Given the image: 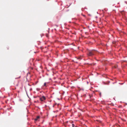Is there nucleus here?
I'll return each mask as SVG.
<instances>
[{
	"label": "nucleus",
	"instance_id": "obj_3",
	"mask_svg": "<svg viewBox=\"0 0 127 127\" xmlns=\"http://www.w3.org/2000/svg\"><path fill=\"white\" fill-rule=\"evenodd\" d=\"M48 84V83H45L44 84V86L45 87H47V84Z\"/></svg>",
	"mask_w": 127,
	"mask_h": 127
},
{
	"label": "nucleus",
	"instance_id": "obj_8",
	"mask_svg": "<svg viewBox=\"0 0 127 127\" xmlns=\"http://www.w3.org/2000/svg\"><path fill=\"white\" fill-rule=\"evenodd\" d=\"M20 77H21V76H19V77H17V78H16V79H18V78H20Z\"/></svg>",
	"mask_w": 127,
	"mask_h": 127
},
{
	"label": "nucleus",
	"instance_id": "obj_9",
	"mask_svg": "<svg viewBox=\"0 0 127 127\" xmlns=\"http://www.w3.org/2000/svg\"><path fill=\"white\" fill-rule=\"evenodd\" d=\"M46 36L47 37H48V36L47 34V35Z\"/></svg>",
	"mask_w": 127,
	"mask_h": 127
},
{
	"label": "nucleus",
	"instance_id": "obj_11",
	"mask_svg": "<svg viewBox=\"0 0 127 127\" xmlns=\"http://www.w3.org/2000/svg\"><path fill=\"white\" fill-rule=\"evenodd\" d=\"M76 62V63H77V62Z\"/></svg>",
	"mask_w": 127,
	"mask_h": 127
},
{
	"label": "nucleus",
	"instance_id": "obj_5",
	"mask_svg": "<svg viewBox=\"0 0 127 127\" xmlns=\"http://www.w3.org/2000/svg\"><path fill=\"white\" fill-rule=\"evenodd\" d=\"M77 59L81 60V59H82V58H81V57H78V58H77Z\"/></svg>",
	"mask_w": 127,
	"mask_h": 127
},
{
	"label": "nucleus",
	"instance_id": "obj_2",
	"mask_svg": "<svg viewBox=\"0 0 127 127\" xmlns=\"http://www.w3.org/2000/svg\"><path fill=\"white\" fill-rule=\"evenodd\" d=\"M46 98L44 96H43L41 97L40 98V100L41 101H44V100L46 99Z\"/></svg>",
	"mask_w": 127,
	"mask_h": 127
},
{
	"label": "nucleus",
	"instance_id": "obj_1",
	"mask_svg": "<svg viewBox=\"0 0 127 127\" xmlns=\"http://www.w3.org/2000/svg\"><path fill=\"white\" fill-rule=\"evenodd\" d=\"M97 52V51L96 50H93L89 51L87 54V55L89 56H92L95 55V53H96Z\"/></svg>",
	"mask_w": 127,
	"mask_h": 127
},
{
	"label": "nucleus",
	"instance_id": "obj_7",
	"mask_svg": "<svg viewBox=\"0 0 127 127\" xmlns=\"http://www.w3.org/2000/svg\"><path fill=\"white\" fill-rule=\"evenodd\" d=\"M72 127H75V125L73 124H72Z\"/></svg>",
	"mask_w": 127,
	"mask_h": 127
},
{
	"label": "nucleus",
	"instance_id": "obj_10",
	"mask_svg": "<svg viewBox=\"0 0 127 127\" xmlns=\"http://www.w3.org/2000/svg\"><path fill=\"white\" fill-rule=\"evenodd\" d=\"M83 15V16H84V17H85V15Z\"/></svg>",
	"mask_w": 127,
	"mask_h": 127
},
{
	"label": "nucleus",
	"instance_id": "obj_4",
	"mask_svg": "<svg viewBox=\"0 0 127 127\" xmlns=\"http://www.w3.org/2000/svg\"><path fill=\"white\" fill-rule=\"evenodd\" d=\"M40 118V117L39 116H37L36 118L34 119L35 121H37L38 119H39Z\"/></svg>",
	"mask_w": 127,
	"mask_h": 127
},
{
	"label": "nucleus",
	"instance_id": "obj_6",
	"mask_svg": "<svg viewBox=\"0 0 127 127\" xmlns=\"http://www.w3.org/2000/svg\"><path fill=\"white\" fill-rule=\"evenodd\" d=\"M89 64V65H92V64H93L94 65H95V64L94 63V64Z\"/></svg>",
	"mask_w": 127,
	"mask_h": 127
}]
</instances>
